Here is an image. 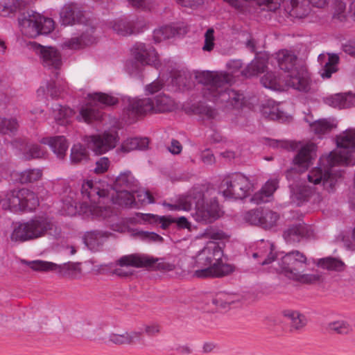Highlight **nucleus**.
Segmentation results:
<instances>
[{"mask_svg": "<svg viewBox=\"0 0 355 355\" xmlns=\"http://www.w3.org/2000/svg\"><path fill=\"white\" fill-rule=\"evenodd\" d=\"M137 180L130 171L121 173L115 180L112 189L129 190L135 192Z\"/></svg>", "mask_w": 355, "mask_h": 355, "instance_id": "30", "label": "nucleus"}, {"mask_svg": "<svg viewBox=\"0 0 355 355\" xmlns=\"http://www.w3.org/2000/svg\"><path fill=\"white\" fill-rule=\"evenodd\" d=\"M39 205L37 195L27 189L13 190L7 193L2 207L13 212L33 211Z\"/></svg>", "mask_w": 355, "mask_h": 355, "instance_id": "13", "label": "nucleus"}, {"mask_svg": "<svg viewBox=\"0 0 355 355\" xmlns=\"http://www.w3.org/2000/svg\"><path fill=\"white\" fill-rule=\"evenodd\" d=\"M61 230L53 220L46 216H36L28 220L14 223L10 239L25 242L51 235L60 236Z\"/></svg>", "mask_w": 355, "mask_h": 355, "instance_id": "5", "label": "nucleus"}, {"mask_svg": "<svg viewBox=\"0 0 355 355\" xmlns=\"http://www.w3.org/2000/svg\"><path fill=\"white\" fill-rule=\"evenodd\" d=\"M112 29L116 33L121 36H128L140 32V30L134 23L123 19L115 20L112 24Z\"/></svg>", "mask_w": 355, "mask_h": 355, "instance_id": "33", "label": "nucleus"}, {"mask_svg": "<svg viewBox=\"0 0 355 355\" xmlns=\"http://www.w3.org/2000/svg\"><path fill=\"white\" fill-rule=\"evenodd\" d=\"M205 254L209 257V260L220 268L221 265H230L223 261V251L218 243L210 241L202 249Z\"/></svg>", "mask_w": 355, "mask_h": 355, "instance_id": "26", "label": "nucleus"}, {"mask_svg": "<svg viewBox=\"0 0 355 355\" xmlns=\"http://www.w3.org/2000/svg\"><path fill=\"white\" fill-rule=\"evenodd\" d=\"M236 298V297L234 295L220 292L213 299V304L220 308L226 309L237 300Z\"/></svg>", "mask_w": 355, "mask_h": 355, "instance_id": "46", "label": "nucleus"}, {"mask_svg": "<svg viewBox=\"0 0 355 355\" xmlns=\"http://www.w3.org/2000/svg\"><path fill=\"white\" fill-rule=\"evenodd\" d=\"M110 165V161L108 158L103 157L100 158L96 162V167L94 171L97 174H101L106 172Z\"/></svg>", "mask_w": 355, "mask_h": 355, "instance_id": "56", "label": "nucleus"}, {"mask_svg": "<svg viewBox=\"0 0 355 355\" xmlns=\"http://www.w3.org/2000/svg\"><path fill=\"white\" fill-rule=\"evenodd\" d=\"M131 51L135 61H128L125 64L130 74H138L143 65H153L157 69L160 66L158 55L153 46L144 43H136Z\"/></svg>", "mask_w": 355, "mask_h": 355, "instance_id": "11", "label": "nucleus"}, {"mask_svg": "<svg viewBox=\"0 0 355 355\" xmlns=\"http://www.w3.org/2000/svg\"><path fill=\"white\" fill-rule=\"evenodd\" d=\"M282 315L288 322L291 331L300 330L306 324L305 316L297 311L286 309Z\"/></svg>", "mask_w": 355, "mask_h": 355, "instance_id": "29", "label": "nucleus"}, {"mask_svg": "<svg viewBox=\"0 0 355 355\" xmlns=\"http://www.w3.org/2000/svg\"><path fill=\"white\" fill-rule=\"evenodd\" d=\"M89 158L87 150L81 144L73 145L71 150L70 159L73 164H78L87 161Z\"/></svg>", "mask_w": 355, "mask_h": 355, "instance_id": "41", "label": "nucleus"}, {"mask_svg": "<svg viewBox=\"0 0 355 355\" xmlns=\"http://www.w3.org/2000/svg\"><path fill=\"white\" fill-rule=\"evenodd\" d=\"M117 264L121 267L147 268L163 272L172 271L175 268L173 263L166 262L163 258L139 254L123 256L117 261Z\"/></svg>", "mask_w": 355, "mask_h": 355, "instance_id": "16", "label": "nucleus"}, {"mask_svg": "<svg viewBox=\"0 0 355 355\" xmlns=\"http://www.w3.org/2000/svg\"><path fill=\"white\" fill-rule=\"evenodd\" d=\"M26 6L22 0H0V15L9 17L20 11Z\"/></svg>", "mask_w": 355, "mask_h": 355, "instance_id": "32", "label": "nucleus"}, {"mask_svg": "<svg viewBox=\"0 0 355 355\" xmlns=\"http://www.w3.org/2000/svg\"><path fill=\"white\" fill-rule=\"evenodd\" d=\"M42 176V171L39 168H29L19 174V181L21 184L33 183L40 180Z\"/></svg>", "mask_w": 355, "mask_h": 355, "instance_id": "40", "label": "nucleus"}, {"mask_svg": "<svg viewBox=\"0 0 355 355\" xmlns=\"http://www.w3.org/2000/svg\"><path fill=\"white\" fill-rule=\"evenodd\" d=\"M53 116L55 121L60 125L68 123V119L73 114V111L69 107H63L55 104L53 107Z\"/></svg>", "mask_w": 355, "mask_h": 355, "instance_id": "39", "label": "nucleus"}, {"mask_svg": "<svg viewBox=\"0 0 355 355\" xmlns=\"http://www.w3.org/2000/svg\"><path fill=\"white\" fill-rule=\"evenodd\" d=\"M110 235L111 234L107 232L100 230L89 231L85 234L84 242L91 250H97Z\"/></svg>", "mask_w": 355, "mask_h": 355, "instance_id": "25", "label": "nucleus"}, {"mask_svg": "<svg viewBox=\"0 0 355 355\" xmlns=\"http://www.w3.org/2000/svg\"><path fill=\"white\" fill-rule=\"evenodd\" d=\"M85 141L96 154H103L115 148L119 136L116 131H105L102 134L86 137Z\"/></svg>", "mask_w": 355, "mask_h": 355, "instance_id": "18", "label": "nucleus"}, {"mask_svg": "<svg viewBox=\"0 0 355 355\" xmlns=\"http://www.w3.org/2000/svg\"><path fill=\"white\" fill-rule=\"evenodd\" d=\"M144 220L151 222H158L161 224V227L164 230H166L168 227V226L173 223V218L171 216H162L159 217L153 214H146L145 216Z\"/></svg>", "mask_w": 355, "mask_h": 355, "instance_id": "48", "label": "nucleus"}, {"mask_svg": "<svg viewBox=\"0 0 355 355\" xmlns=\"http://www.w3.org/2000/svg\"><path fill=\"white\" fill-rule=\"evenodd\" d=\"M46 151L38 144H31L26 146L24 156L26 159L41 158L44 156Z\"/></svg>", "mask_w": 355, "mask_h": 355, "instance_id": "45", "label": "nucleus"}, {"mask_svg": "<svg viewBox=\"0 0 355 355\" xmlns=\"http://www.w3.org/2000/svg\"><path fill=\"white\" fill-rule=\"evenodd\" d=\"M279 214L272 210L262 209L261 227L264 229H270L276 225L279 220Z\"/></svg>", "mask_w": 355, "mask_h": 355, "instance_id": "42", "label": "nucleus"}, {"mask_svg": "<svg viewBox=\"0 0 355 355\" xmlns=\"http://www.w3.org/2000/svg\"><path fill=\"white\" fill-rule=\"evenodd\" d=\"M144 331L148 336L152 337L159 334L161 331V326L155 322L145 324L143 325Z\"/></svg>", "mask_w": 355, "mask_h": 355, "instance_id": "55", "label": "nucleus"}, {"mask_svg": "<svg viewBox=\"0 0 355 355\" xmlns=\"http://www.w3.org/2000/svg\"><path fill=\"white\" fill-rule=\"evenodd\" d=\"M187 32V27L183 23L173 24L162 26L153 31V39L155 42H160L175 35H184Z\"/></svg>", "mask_w": 355, "mask_h": 355, "instance_id": "21", "label": "nucleus"}, {"mask_svg": "<svg viewBox=\"0 0 355 355\" xmlns=\"http://www.w3.org/2000/svg\"><path fill=\"white\" fill-rule=\"evenodd\" d=\"M297 198L302 201H309L315 194L313 189L306 185L301 186L297 192Z\"/></svg>", "mask_w": 355, "mask_h": 355, "instance_id": "53", "label": "nucleus"}, {"mask_svg": "<svg viewBox=\"0 0 355 355\" xmlns=\"http://www.w3.org/2000/svg\"><path fill=\"white\" fill-rule=\"evenodd\" d=\"M307 234L306 226L297 223L290 225L284 232L283 236L288 243H298Z\"/></svg>", "mask_w": 355, "mask_h": 355, "instance_id": "27", "label": "nucleus"}, {"mask_svg": "<svg viewBox=\"0 0 355 355\" xmlns=\"http://www.w3.org/2000/svg\"><path fill=\"white\" fill-rule=\"evenodd\" d=\"M279 264L282 272L290 279L308 284L319 279L318 275L304 273L308 265L307 259L298 250L286 253L282 257Z\"/></svg>", "mask_w": 355, "mask_h": 355, "instance_id": "9", "label": "nucleus"}, {"mask_svg": "<svg viewBox=\"0 0 355 355\" xmlns=\"http://www.w3.org/2000/svg\"><path fill=\"white\" fill-rule=\"evenodd\" d=\"M64 90V87H61L55 81H51L46 84V94L52 98H58Z\"/></svg>", "mask_w": 355, "mask_h": 355, "instance_id": "51", "label": "nucleus"}, {"mask_svg": "<svg viewBox=\"0 0 355 355\" xmlns=\"http://www.w3.org/2000/svg\"><path fill=\"white\" fill-rule=\"evenodd\" d=\"M336 141L340 149L322 156L319 166L312 169L307 175L309 182L314 184L322 183L328 192L334 191L338 179L341 177L340 172L334 171L333 168L351 164L352 150L355 148V129L349 128L337 135Z\"/></svg>", "mask_w": 355, "mask_h": 355, "instance_id": "1", "label": "nucleus"}, {"mask_svg": "<svg viewBox=\"0 0 355 355\" xmlns=\"http://www.w3.org/2000/svg\"><path fill=\"white\" fill-rule=\"evenodd\" d=\"M268 62V58L266 55H257L243 70L241 74L245 78L257 76L265 72Z\"/></svg>", "mask_w": 355, "mask_h": 355, "instance_id": "22", "label": "nucleus"}, {"mask_svg": "<svg viewBox=\"0 0 355 355\" xmlns=\"http://www.w3.org/2000/svg\"><path fill=\"white\" fill-rule=\"evenodd\" d=\"M173 223H176L178 227L181 229H188L191 230V223L188 221L187 218L181 216L179 218H173Z\"/></svg>", "mask_w": 355, "mask_h": 355, "instance_id": "62", "label": "nucleus"}, {"mask_svg": "<svg viewBox=\"0 0 355 355\" xmlns=\"http://www.w3.org/2000/svg\"><path fill=\"white\" fill-rule=\"evenodd\" d=\"M253 187L250 180L241 173H233L225 177L220 184V191L227 198L243 199Z\"/></svg>", "mask_w": 355, "mask_h": 355, "instance_id": "15", "label": "nucleus"}, {"mask_svg": "<svg viewBox=\"0 0 355 355\" xmlns=\"http://www.w3.org/2000/svg\"><path fill=\"white\" fill-rule=\"evenodd\" d=\"M18 126V122L15 119L0 118V134H13L17 130Z\"/></svg>", "mask_w": 355, "mask_h": 355, "instance_id": "44", "label": "nucleus"}, {"mask_svg": "<svg viewBox=\"0 0 355 355\" xmlns=\"http://www.w3.org/2000/svg\"><path fill=\"white\" fill-rule=\"evenodd\" d=\"M195 78L198 83L207 87L205 96L216 103L222 104L227 109H240L244 105L243 93L226 87L234 82L231 73L204 71L196 72Z\"/></svg>", "mask_w": 355, "mask_h": 355, "instance_id": "3", "label": "nucleus"}, {"mask_svg": "<svg viewBox=\"0 0 355 355\" xmlns=\"http://www.w3.org/2000/svg\"><path fill=\"white\" fill-rule=\"evenodd\" d=\"M264 114H267V116L272 120H283L284 118V112L280 111L277 106L272 107L268 112L266 109Z\"/></svg>", "mask_w": 355, "mask_h": 355, "instance_id": "57", "label": "nucleus"}, {"mask_svg": "<svg viewBox=\"0 0 355 355\" xmlns=\"http://www.w3.org/2000/svg\"><path fill=\"white\" fill-rule=\"evenodd\" d=\"M23 33L30 37L46 35L54 30V21L35 12H28L18 19Z\"/></svg>", "mask_w": 355, "mask_h": 355, "instance_id": "10", "label": "nucleus"}, {"mask_svg": "<svg viewBox=\"0 0 355 355\" xmlns=\"http://www.w3.org/2000/svg\"><path fill=\"white\" fill-rule=\"evenodd\" d=\"M349 96L342 94H336L327 99V103L331 107L344 109L350 107L351 102L349 100Z\"/></svg>", "mask_w": 355, "mask_h": 355, "instance_id": "47", "label": "nucleus"}, {"mask_svg": "<svg viewBox=\"0 0 355 355\" xmlns=\"http://www.w3.org/2000/svg\"><path fill=\"white\" fill-rule=\"evenodd\" d=\"M134 192L124 189H101L100 183L92 180L84 182L80 190L85 203H87V200L91 202V205H88L91 214L94 217L102 218L113 216L114 211L110 204L132 207L135 202Z\"/></svg>", "mask_w": 355, "mask_h": 355, "instance_id": "2", "label": "nucleus"}, {"mask_svg": "<svg viewBox=\"0 0 355 355\" xmlns=\"http://www.w3.org/2000/svg\"><path fill=\"white\" fill-rule=\"evenodd\" d=\"M168 150L173 155H178L182 150V146L179 141L172 139L171 146L168 148Z\"/></svg>", "mask_w": 355, "mask_h": 355, "instance_id": "64", "label": "nucleus"}, {"mask_svg": "<svg viewBox=\"0 0 355 355\" xmlns=\"http://www.w3.org/2000/svg\"><path fill=\"white\" fill-rule=\"evenodd\" d=\"M202 236L212 240H222L225 237V234L221 230L213 227H208L205 230Z\"/></svg>", "mask_w": 355, "mask_h": 355, "instance_id": "52", "label": "nucleus"}, {"mask_svg": "<svg viewBox=\"0 0 355 355\" xmlns=\"http://www.w3.org/2000/svg\"><path fill=\"white\" fill-rule=\"evenodd\" d=\"M277 188V182L275 180L268 181L261 189L255 193L252 197V202L256 204H261L268 201Z\"/></svg>", "mask_w": 355, "mask_h": 355, "instance_id": "31", "label": "nucleus"}, {"mask_svg": "<svg viewBox=\"0 0 355 355\" xmlns=\"http://www.w3.org/2000/svg\"><path fill=\"white\" fill-rule=\"evenodd\" d=\"M326 329L331 334H347L349 331V325L345 320H336L329 322Z\"/></svg>", "mask_w": 355, "mask_h": 355, "instance_id": "43", "label": "nucleus"}, {"mask_svg": "<svg viewBox=\"0 0 355 355\" xmlns=\"http://www.w3.org/2000/svg\"><path fill=\"white\" fill-rule=\"evenodd\" d=\"M42 143L48 144L59 159H62L65 157L68 144L64 137L56 136L51 138H44L42 139Z\"/></svg>", "mask_w": 355, "mask_h": 355, "instance_id": "28", "label": "nucleus"}, {"mask_svg": "<svg viewBox=\"0 0 355 355\" xmlns=\"http://www.w3.org/2000/svg\"><path fill=\"white\" fill-rule=\"evenodd\" d=\"M175 108V101L166 94H159L154 98L132 99L129 101L126 112L132 120L147 113L171 112Z\"/></svg>", "mask_w": 355, "mask_h": 355, "instance_id": "8", "label": "nucleus"}, {"mask_svg": "<svg viewBox=\"0 0 355 355\" xmlns=\"http://www.w3.org/2000/svg\"><path fill=\"white\" fill-rule=\"evenodd\" d=\"M37 52L44 67L58 70L62 66L61 55L56 49L38 45Z\"/></svg>", "mask_w": 355, "mask_h": 355, "instance_id": "20", "label": "nucleus"}, {"mask_svg": "<svg viewBox=\"0 0 355 355\" xmlns=\"http://www.w3.org/2000/svg\"><path fill=\"white\" fill-rule=\"evenodd\" d=\"M149 144L148 139L144 138H130L124 141L119 150L123 153H129L135 150H145L148 148Z\"/></svg>", "mask_w": 355, "mask_h": 355, "instance_id": "34", "label": "nucleus"}, {"mask_svg": "<svg viewBox=\"0 0 355 355\" xmlns=\"http://www.w3.org/2000/svg\"><path fill=\"white\" fill-rule=\"evenodd\" d=\"M318 266L328 270L341 272L345 270V264L340 259L327 257L322 258L317 261Z\"/></svg>", "mask_w": 355, "mask_h": 355, "instance_id": "35", "label": "nucleus"}, {"mask_svg": "<svg viewBox=\"0 0 355 355\" xmlns=\"http://www.w3.org/2000/svg\"><path fill=\"white\" fill-rule=\"evenodd\" d=\"M279 68L289 73L285 80L286 85L300 92H307L311 88L308 72L296 67L297 56L291 51L283 49L276 54Z\"/></svg>", "mask_w": 355, "mask_h": 355, "instance_id": "7", "label": "nucleus"}, {"mask_svg": "<svg viewBox=\"0 0 355 355\" xmlns=\"http://www.w3.org/2000/svg\"><path fill=\"white\" fill-rule=\"evenodd\" d=\"M195 206L193 218L198 223L202 224L211 223L219 217V207L217 200L214 198L205 202V194L198 188L191 189L187 196L178 200V207L183 210H190Z\"/></svg>", "mask_w": 355, "mask_h": 355, "instance_id": "6", "label": "nucleus"}, {"mask_svg": "<svg viewBox=\"0 0 355 355\" xmlns=\"http://www.w3.org/2000/svg\"><path fill=\"white\" fill-rule=\"evenodd\" d=\"M22 263L27 264L31 269L35 271H53L60 277L76 279L81 277L82 268L80 262H67L62 264H57L50 261L36 260L33 261H22Z\"/></svg>", "mask_w": 355, "mask_h": 355, "instance_id": "12", "label": "nucleus"}, {"mask_svg": "<svg viewBox=\"0 0 355 355\" xmlns=\"http://www.w3.org/2000/svg\"><path fill=\"white\" fill-rule=\"evenodd\" d=\"M261 83L266 88L272 90H281L283 89V80L274 72H267L261 78Z\"/></svg>", "mask_w": 355, "mask_h": 355, "instance_id": "38", "label": "nucleus"}, {"mask_svg": "<svg viewBox=\"0 0 355 355\" xmlns=\"http://www.w3.org/2000/svg\"><path fill=\"white\" fill-rule=\"evenodd\" d=\"M266 245V250H270L269 254L267 255V257L265 258L261 262V265H267L270 263L272 261L275 260V254L273 253V245L271 243H267Z\"/></svg>", "mask_w": 355, "mask_h": 355, "instance_id": "63", "label": "nucleus"}, {"mask_svg": "<svg viewBox=\"0 0 355 355\" xmlns=\"http://www.w3.org/2000/svg\"><path fill=\"white\" fill-rule=\"evenodd\" d=\"M214 30L209 28L205 33V44L202 47L204 51H210L214 46Z\"/></svg>", "mask_w": 355, "mask_h": 355, "instance_id": "54", "label": "nucleus"}, {"mask_svg": "<svg viewBox=\"0 0 355 355\" xmlns=\"http://www.w3.org/2000/svg\"><path fill=\"white\" fill-rule=\"evenodd\" d=\"M318 62L320 64H324L320 70V74L322 78H329L332 73L338 71V64L339 62V57L337 54H320L318 55Z\"/></svg>", "mask_w": 355, "mask_h": 355, "instance_id": "23", "label": "nucleus"}, {"mask_svg": "<svg viewBox=\"0 0 355 355\" xmlns=\"http://www.w3.org/2000/svg\"><path fill=\"white\" fill-rule=\"evenodd\" d=\"M88 97L87 103L81 108L77 116L78 121L87 123L101 118V114L98 110V107L101 105H114L118 103L116 98L104 93L89 94Z\"/></svg>", "mask_w": 355, "mask_h": 355, "instance_id": "17", "label": "nucleus"}, {"mask_svg": "<svg viewBox=\"0 0 355 355\" xmlns=\"http://www.w3.org/2000/svg\"><path fill=\"white\" fill-rule=\"evenodd\" d=\"M125 338H127V344L130 345L139 340L143 334L142 331H132L130 332H125Z\"/></svg>", "mask_w": 355, "mask_h": 355, "instance_id": "61", "label": "nucleus"}, {"mask_svg": "<svg viewBox=\"0 0 355 355\" xmlns=\"http://www.w3.org/2000/svg\"><path fill=\"white\" fill-rule=\"evenodd\" d=\"M137 197L138 200L145 204H150L154 202L153 196L148 191H141L138 192Z\"/></svg>", "mask_w": 355, "mask_h": 355, "instance_id": "59", "label": "nucleus"}, {"mask_svg": "<svg viewBox=\"0 0 355 355\" xmlns=\"http://www.w3.org/2000/svg\"><path fill=\"white\" fill-rule=\"evenodd\" d=\"M311 130L319 136L330 132L336 127L334 121L323 119H318L310 124Z\"/></svg>", "mask_w": 355, "mask_h": 355, "instance_id": "36", "label": "nucleus"}, {"mask_svg": "<svg viewBox=\"0 0 355 355\" xmlns=\"http://www.w3.org/2000/svg\"><path fill=\"white\" fill-rule=\"evenodd\" d=\"M327 0H291V12L298 17L306 16L309 10V5L312 4L317 8H322Z\"/></svg>", "mask_w": 355, "mask_h": 355, "instance_id": "24", "label": "nucleus"}, {"mask_svg": "<svg viewBox=\"0 0 355 355\" xmlns=\"http://www.w3.org/2000/svg\"><path fill=\"white\" fill-rule=\"evenodd\" d=\"M135 8L143 10H151L154 8L155 3L152 0H127Z\"/></svg>", "mask_w": 355, "mask_h": 355, "instance_id": "50", "label": "nucleus"}, {"mask_svg": "<svg viewBox=\"0 0 355 355\" xmlns=\"http://www.w3.org/2000/svg\"><path fill=\"white\" fill-rule=\"evenodd\" d=\"M262 209H252L245 214V219L252 225L261 226Z\"/></svg>", "mask_w": 355, "mask_h": 355, "instance_id": "49", "label": "nucleus"}, {"mask_svg": "<svg viewBox=\"0 0 355 355\" xmlns=\"http://www.w3.org/2000/svg\"><path fill=\"white\" fill-rule=\"evenodd\" d=\"M316 145L311 142L301 147L293 158L294 166L286 172L288 179L291 178L293 173H302L309 168L316 156Z\"/></svg>", "mask_w": 355, "mask_h": 355, "instance_id": "19", "label": "nucleus"}, {"mask_svg": "<svg viewBox=\"0 0 355 355\" xmlns=\"http://www.w3.org/2000/svg\"><path fill=\"white\" fill-rule=\"evenodd\" d=\"M109 340L115 345H128L125 333L122 334H112L109 336Z\"/></svg>", "mask_w": 355, "mask_h": 355, "instance_id": "60", "label": "nucleus"}, {"mask_svg": "<svg viewBox=\"0 0 355 355\" xmlns=\"http://www.w3.org/2000/svg\"><path fill=\"white\" fill-rule=\"evenodd\" d=\"M60 22L64 26H78L77 33L64 42V47L78 50L96 42L93 21L79 4L72 2L65 3L60 12Z\"/></svg>", "mask_w": 355, "mask_h": 355, "instance_id": "4", "label": "nucleus"}, {"mask_svg": "<svg viewBox=\"0 0 355 355\" xmlns=\"http://www.w3.org/2000/svg\"><path fill=\"white\" fill-rule=\"evenodd\" d=\"M171 83L180 91L189 89L192 85L190 75L184 71L175 73L172 78Z\"/></svg>", "mask_w": 355, "mask_h": 355, "instance_id": "37", "label": "nucleus"}, {"mask_svg": "<svg viewBox=\"0 0 355 355\" xmlns=\"http://www.w3.org/2000/svg\"><path fill=\"white\" fill-rule=\"evenodd\" d=\"M140 236L142 239L148 241L162 242L163 238L155 232H141Z\"/></svg>", "mask_w": 355, "mask_h": 355, "instance_id": "58", "label": "nucleus"}, {"mask_svg": "<svg viewBox=\"0 0 355 355\" xmlns=\"http://www.w3.org/2000/svg\"><path fill=\"white\" fill-rule=\"evenodd\" d=\"M193 268L197 269L193 276L198 278H220L232 273L235 267L233 265H221L219 268L216 263H211L209 257L200 250L195 257Z\"/></svg>", "mask_w": 355, "mask_h": 355, "instance_id": "14", "label": "nucleus"}]
</instances>
